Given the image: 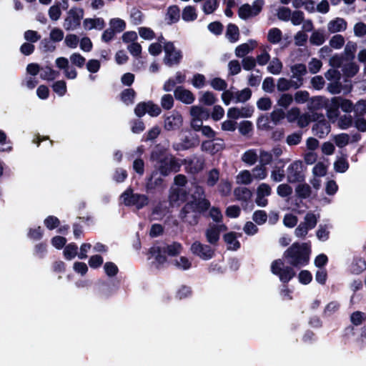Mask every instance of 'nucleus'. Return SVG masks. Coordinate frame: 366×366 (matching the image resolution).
<instances>
[{"mask_svg":"<svg viewBox=\"0 0 366 366\" xmlns=\"http://www.w3.org/2000/svg\"><path fill=\"white\" fill-rule=\"evenodd\" d=\"M332 104L333 107H340L341 109L346 113H350L352 111H355V105L353 104L352 102L347 99L342 97H334L332 99Z\"/></svg>","mask_w":366,"mask_h":366,"instance_id":"nucleus-17","label":"nucleus"},{"mask_svg":"<svg viewBox=\"0 0 366 366\" xmlns=\"http://www.w3.org/2000/svg\"><path fill=\"white\" fill-rule=\"evenodd\" d=\"M192 252L204 260L212 259L214 256V249L209 245L195 241L191 246Z\"/></svg>","mask_w":366,"mask_h":366,"instance_id":"nucleus-10","label":"nucleus"},{"mask_svg":"<svg viewBox=\"0 0 366 366\" xmlns=\"http://www.w3.org/2000/svg\"><path fill=\"white\" fill-rule=\"evenodd\" d=\"M150 159L154 162V174H159L162 177L177 173L182 167L181 159L161 147H156L152 150Z\"/></svg>","mask_w":366,"mask_h":366,"instance_id":"nucleus-1","label":"nucleus"},{"mask_svg":"<svg viewBox=\"0 0 366 366\" xmlns=\"http://www.w3.org/2000/svg\"><path fill=\"white\" fill-rule=\"evenodd\" d=\"M365 320L366 314L362 312L355 311L350 315V321L355 326L362 325Z\"/></svg>","mask_w":366,"mask_h":366,"instance_id":"nucleus-43","label":"nucleus"},{"mask_svg":"<svg viewBox=\"0 0 366 366\" xmlns=\"http://www.w3.org/2000/svg\"><path fill=\"white\" fill-rule=\"evenodd\" d=\"M104 269L107 275L111 277L116 276L119 272L117 266L112 262H106Z\"/></svg>","mask_w":366,"mask_h":366,"instance_id":"nucleus-63","label":"nucleus"},{"mask_svg":"<svg viewBox=\"0 0 366 366\" xmlns=\"http://www.w3.org/2000/svg\"><path fill=\"white\" fill-rule=\"evenodd\" d=\"M242 159L245 163L252 165L257 162V155L254 150H248L243 154Z\"/></svg>","mask_w":366,"mask_h":366,"instance_id":"nucleus-58","label":"nucleus"},{"mask_svg":"<svg viewBox=\"0 0 366 366\" xmlns=\"http://www.w3.org/2000/svg\"><path fill=\"white\" fill-rule=\"evenodd\" d=\"M355 112L357 117H362L366 114V99H360L357 102Z\"/></svg>","mask_w":366,"mask_h":366,"instance_id":"nucleus-64","label":"nucleus"},{"mask_svg":"<svg viewBox=\"0 0 366 366\" xmlns=\"http://www.w3.org/2000/svg\"><path fill=\"white\" fill-rule=\"evenodd\" d=\"M157 174L152 171L151 174L146 178L145 190L147 193L154 194L157 190L162 187L164 179L162 177H157Z\"/></svg>","mask_w":366,"mask_h":366,"instance_id":"nucleus-13","label":"nucleus"},{"mask_svg":"<svg viewBox=\"0 0 366 366\" xmlns=\"http://www.w3.org/2000/svg\"><path fill=\"white\" fill-rule=\"evenodd\" d=\"M182 165H185L186 170L192 174H197L201 172L204 167V159L197 155L181 159Z\"/></svg>","mask_w":366,"mask_h":366,"instance_id":"nucleus-11","label":"nucleus"},{"mask_svg":"<svg viewBox=\"0 0 366 366\" xmlns=\"http://www.w3.org/2000/svg\"><path fill=\"white\" fill-rule=\"evenodd\" d=\"M84 11L79 9L77 11L75 9H71L69 11V16L66 18L64 27L66 30L75 29L80 26L81 19L83 17Z\"/></svg>","mask_w":366,"mask_h":366,"instance_id":"nucleus-12","label":"nucleus"},{"mask_svg":"<svg viewBox=\"0 0 366 366\" xmlns=\"http://www.w3.org/2000/svg\"><path fill=\"white\" fill-rule=\"evenodd\" d=\"M211 207L209 200L206 198L192 199L181 209L179 217L191 226L198 224L201 215L207 212Z\"/></svg>","mask_w":366,"mask_h":366,"instance_id":"nucleus-2","label":"nucleus"},{"mask_svg":"<svg viewBox=\"0 0 366 366\" xmlns=\"http://www.w3.org/2000/svg\"><path fill=\"white\" fill-rule=\"evenodd\" d=\"M252 219L257 224L262 225L267 222V214L264 210H257L253 213Z\"/></svg>","mask_w":366,"mask_h":366,"instance_id":"nucleus-55","label":"nucleus"},{"mask_svg":"<svg viewBox=\"0 0 366 366\" xmlns=\"http://www.w3.org/2000/svg\"><path fill=\"white\" fill-rule=\"evenodd\" d=\"M349 168V163L344 157H340L334 163V169L335 172L339 173L345 172Z\"/></svg>","mask_w":366,"mask_h":366,"instance_id":"nucleus-44","label":"nucleus"},{"mask_svg":"<svg viewBox=\"0 0 366 366\" xmlns=\"http://www.w3.org/2000/svg\"><path fill=\"white\" fill-rule=\"evenodd\" d=\"M59 74V71L54 70L51 66H46L41 68L40 77L44 80L52 81Z\"/></svg>","mask_w":366,"mask_h":366,"instance_id":"nucleus-32","label":"nucleus"},{"mask_svg":"<svg viewBox=\"0 0 366 366\" xmlns=\"http://www.w3.org/2000/svg\"><path fill=\"white\" fill-rule=\"evenodd\" d=\"M218 6V0H206L203 5V11L206 14H212Z\"/></svg>","mask_w":366,"mask_h":366,"instance_id":"nucleus-49","label":"nucleus"},{"mask_svg":"<svg viewBox=\"0 0 366 366\" xmlns=\"http://www.w3.org/2000/svg\"><path fill=\"white\" fill-rule=\"evenodd\" d=\"M257 127L258 129L269 131L272 129L269 125V118L266 115H261L257 121Z\"/></svg>","mask_w":366,"mask_h":366,"instance_id":"nucleus-51","label":"nucleus"},{"mask_svg":"<svg viewBox=\"0 0 366 366\" xmlns=\"http://www.w3.org/2000/svg\"><path fill=\"white\" fill-rule=\"evenodd\" d=\"M220 232L221 227H218L217 224H213L206 230L205 235L207 242L213 245L217 244L220 237Z\"/></svg>","mask_w":366,"mask_h":366,"instance_id":"nucleus-18","label":"nucleus"},{"mask_svg":"<svg viewBox=\"0 0 366 366\" xmlns=\"http://www.w3.org/2000/svg\"><path fill=\"white\" fill-rule=\"evenodd\" d=\"M70 61L73 65L79 68H82L86 63V59L79 53H73L70 56Z\"/></svg>","mask_w":366,"mask_h":366,"instance_id":"nucleus-56","label":"nucleus"},{"mask_svg":"<svg viewBox=\"0 0 366 366\" xmlns=\"http://www.w3.org/2000/svg\"><path fill=\"white\" fill-rule=\"evenodd\" d=\"M282 31L278 28L270 29L267 34V40L273 44L279 43L282 39Z\"/></svg>","mask_w":366,"mask_h":366,"instance_id":"nucleus-35","label":"nucleus"},{"mask_svg":"<svg viewBox=\"0 0 366 366\" xmlns=\"http://www.w3.org/2000/svg\"><path fill=\"white\" fill-rule=\"evenodd\" d=\"M171 264H174L177 268L187 270L192 267L191 262L186 257H180L179 259H174L171 262Z\"/></svg>","mask_w":366,"mask_h":366,"instance_id":"nucleus-40","label":"nucleus"},{"mask_svg":"<svg viewBox=\"0 0 366 366\" xmlns=\"http://www.w3.org/2000/svg\"><path fill=\"white\" fill-rule=\"evenodd\" d=\"M47 252V244L41 242L36 244L34 248V255L39 259H43Z\"/></svg>","mask_w":366,"mask_h":366,"instance_id":"nucleus-45","label":"nucleus"},{"mask_svg":"<svg viewBox=\"0 0 366 366\" xmlns=\"http://www.w3.org/2000/svg\"><path fill=\"white\" fill-rule=\"evenodd\" d=\"M224 241L229 245L228 249L237 250L240 248L241 244L237 239V234L234 232H229L223 235Z\"/></svg>","mask_w":366,"mask_h":366,"instance_id":"nucleus-24","label":"nucleus"},{"mask_svg":"<svg viewBox=\"0 0 366 366\" xmlns=\"http://www.w3.org/2000/svg\"><path fill=\"white\" fill-rule=\"evenodd\" d=\"M226 36L231 42L237 41L239 36V31L238 26L234 24H228L226 31Z\"/></svg>","mask_w":366,"mask_h":366,"instance_id":"nucleus-31","label":"nucleus"},{"mask_svg":"<svg viewBox=\"0 0 366 366\" xmlns=\"http://www.w3.org/2000/svg\"><path fill=\"white\" fill-rule=\"evenodd\" d=\"M349 141L350 137L346 133H342L335 137V144L340 148H342L347 145L349 144Z\"/></svg>","mask_w":366,"mask_h":366,"instance_id":"nucleus-60","label":"nucleus"},{"mask_svg":"<svg viewBox=\"0 0 366 366\" xmlns=\"http://www.w3.org/2000/svg\"><path fill=\"white\" fill-rule=\"evenodd\" d=\"M44 226L49 230H54L60 226V220L54 215H49L44 220Z\"/></svg>","mask_w":366,"mask_h":366,"instance_id":"nucleus-38","label":"nucleus"},{"mask_svg":"<svg viewBox=\"0 0 366 366\" xmlns=\"http://www.w3.org/2000/svg\"><path fill=\"white\" fill-rule=\"evenodd\" d=\"M238 15L242 19H247L252 14V9L249 4L242 5L238 9Z\"/></svg>","mask_w":366,"mask_h":366,"instance_id":"nucleus-48","label":"nucleus"},{"mask_svg":"<svg viewBox=\"0 0 366 366\" xmlns=\"http://www.w3.org/2000/svg\"><path fill=\"white\" fill-rule=\"evenodd\" d=\"M287 178L290 183L302 182L305 181L303 164L301 161H295L288 167Z\"/></svg>","mask_w":366,"mask_h":366,"instance_id":"nucleus-9","label":"nucleus"},{"mask_svg":"<svg viewBox=\"0 0 366 366\" xmlns=\"http://www.w3.org/2000/svg\"><path fill=\"white\" fill-rule=\"evenodd\" d=\"M270 270L274 275L279 277L280 281L282 283L283 287L280 291L281 295L284 299L292 300V292L287 284L296 276L295 269L291 267H285L283 259H277L271 263Z\"/></svg>","mask_w":366,"mask_h":366,"instance_id":"nucleus-4","label":"nucleus"},{"mask_svg":"<svg viewBox=\"0 0 366 366\" xmlns=\"http://www.w3.org/2000/svg\"><path fill=\"white\" fill-rule=\"evenodd\" d=\"M52 89L59 96H64L67 91L66 81L64 80L55 81L52 85Z\"/></svg>","mask_w":366,"mask_h":366,"instance_id":"nucleus-46","label":"nucleus"},{"mask_svg":"<svg viewBox=\"0 0 366 366\" xmlns=\"http://www.w3.org/2000/svg\"><path fill=\"white\" fill-rule=\"evenodd\" d=\"M237 199L248 202L252 197V192L247 187H237L234 190Z\"/></svg>","mask_w":366,"mask_h":366,"instance_id":"nucleus-29","label":"nucleus"},{"mask_svg":"<svg viewBox=\"0 0 366 366\" xmlns=\"http://www.w3.org/2000/svg\"><path fill=\"white\" fill-rule=\"evenodd\" d=\"M183 249L181 243L173 242L172 244H164V246L153 245L148 250V254L154 259L155 267L160 269L167 262V256L177 257Z\"/></svg>","mask_w":366,"mask_h":366,"instance_id":"nucleus-5","label":"nucleus"},{"mask_svg":"<svg viewBox=\"0 0 366 366\" xmlns=\"http://www.w3.org/2000/svg\"><path fill=\"white\" fill-rule=\"evenodd\" d=\"M187 197V191L180 187L172 188L169 194V200L171 203H176L178 201L184 202Z\"/></svg>","mask_w":366,"mask_h":366,"instance_id":"nucleus-19","label":"nucleus"},{"mask_svg":"<svg viewBox=\"0 0 366 366\" xmlns=\"http://www.w3.org/2000/svg\"><path fill=\"white\" fill-rule=\"evenodd\" d=\"M219 179V171L217 169H212L208 173L207 184L209 187H214Z\"/></svg>","mask_w":366,"mask_h":366,"instance_id":"nucleus-50","label":"nucleus"},{"mask_svg":"<svg viewBox=\"0 0 366 366\" xmlns=\"http://www.w3.org/2000/svg\"><path fill=\"white\" fill-rule=\"evenodd\" d=\"M253 129L252 122L248 120L242 121L239 125V132L243 136H247Z\"/></svg>","mask_w":366,"mask_h":366,"instance_id":"nucleus-53","label":"nucleus"},{"mask_svg":"<svg viewBox=\"0 0 366 366\" xmlns=\"http://www.w3.org/2000/svg\"><path fill=\"white\" fill-rule=\"evenodd\" d=\"M271 192V187L266 183L260 184L257 189V195L258 196V199H263V197L269 196Z\"/></svg>","mask_w":366,"mask_h":366,"instance_id":"nucleus-54","label":"nucleus"},{"mask_svg":"<svg viewBox=\"0 0 366 366\" xmlns=\"http://www.w3.org/2000/svg\"><path fill=\"white\" fill-rule=\"evenodd\" d=\"M78 247L72 242L66 245L64 249V256L66 259L71 260L77 255Z\"/></svg>","mask_w":366,"mask_h":366,"instance_id":"nucleus-34","label":"nucleus"},{"mask_svg":"<svg viewBox=\"0 0 366 366\" xmlns=\"http://www.w3.org/2000/svg\"><path fill=\"white\" fill-rule=\"evenodd\" d=\"M366 269V261L360 257H355L350 266L352 274H360Z\"/></svg>","mask_w":366,"mask_h":366,"instance_id":"nucleus-20","label":"nucleus"},{"mask_svg":"<svg viewBox=\"0 0 366 366\" xmlns=\"http://www.w3.org/2000/svg\"><path fill=\"white\" fill-rule=\"evenodd\" d=\"M278 163L281 164L280 167L276 166V169L272 172V177L275 182H282L285 178V171H284V162L280 159Z\"/></svg>","mask_w":366,"mask_h":366,"instance_id":"nucleus-42","label":"nucleus"},{"mask_svg":"<svg viewBox=\"0 0 366 366\" xmlns=\"http://www.w3.org/2000/svg\"><path fill=\"white\" fill-rule=\"evenodd\" d=\"M217 142H213L212 140L204 141L202 144V150L209 152L212 154L222 152L225 148V144L222 139H217Z\"/></svg>","mask_w":366,"mask_h":366,"instance_id":"nucleus-16","label":"nucleus"},{"mask_svg":"<svg viewBox=\"0 0 366 366\" xmlns=\"http://www.w3.org/2000/svg\"><path fill=\"white\" fill-rule=\"evenodd\" d=\"M167 16L169 19V21L167 22L169 24L177 22L180 17L179 8L176 5L170 6L167 9Z\"/></svg>","mask_w":366,"mask_h":366,"instance_id":"nucleus-27","label":"nucleus"},{"mask_svg":"<svg viewBox=\"0 0 366 366\" xmlns=\"http://www.w3.org/2000/svg\"><path fill=\"white\" fill-rule=\"evenodd\" d=\"M210 85L214 89L217 91H224L227 87L226 81L219 77L212 79Z\"/></svg>","mask_w":366,"mask_h":366,"instance_id":"nucleus-52","label":"nucleus"},{"mask_svg":"<svg viewBox=\"0 0 366 366\" xmlns=\"http://www.w3.org/2000/svg\"><path fill=\"white\" fill-rule=\"evenodd\" d=\"M310 41L313 45L320 46L325 42V38L323 33L315 31L312 34Z\"/></svg>","mask_w":366,"mask_h":366,"instance_id":"nucleus-57","label":"nucleus"},{"mask_svg":"<svg viewBox=\"0 0 366 366\" xmlns=\"http://www.w3.org/2000/svg\"><path fill=\"white\" fill-rule=\"evenodd\" d=\"M290 70L292 73V78H296L299 84H302L303 78L302 76L307 74V67L304 64H295L290 67Z\"/></svg>","mask_w":366,"mask_h":366,"instance_id":"nucleus-23","label":"nucleus"},{"mask_svg":"<svg viewBox=\"0 0 366 366\" xmlns=\"http://www.w3.org/2000/svg\"><path fill=\"white\" fill-rule=\"evenodd\" d=\"M330 128L331 127L328 122H322V123H315L312 126V132L315 135H317L320 138H322L330 132Z\"/></svg>","mask_w":366,"mask_h":366,"instance_id":"nucleus-22","label":"nucleus"},{"mask_svg":"<svg viewBox=\"0 0 366 366\" xmlns=\"http://www.w3.org/2000/svg\"><path fill=\"white\" fill-rule=\"evenodd\" d=\"M110 28L117 34L121 33L126 29V22L119 18H113L109 21Z\"/></svg>","mask_w":366,"mask_h":366,"instance_id":"nucleus-33","label":"nucleus"},{"mask_svg":"<svg viewBox=\"0 0 366 366\" xmlns=\"http://www.w3.org/2000/svg\"><path fill=\"white\" fill-rule=\"evenodd\" d=\"M310 230L314 229L317 224V217L312 212H308L302 222Z\"/></svg>","mask_w":366,"mask_h":366,"instance_id":"nucleus-36","label":"nucleus"},{"mask_svg":"<svg viewBox=\"0 0 366 366\" xmlns=\"http://www.w3.org/2000/svg\"><path fill=\"white\" fill-rule=\"evenodd\" d=\"M252 97V91L249 88H245L237 92V102H245Z\"/></svg>","mask_w":366,"mask_h":366,"instance_id":"nucleus-62","label":"nucleus"},{"mask_svg":"<svg viewBox=\"0 0 366 366\" xmlns=\"http://www.w3.org/2000/svg\"><path fill=\"white\" fill-rule=\"evenodd\" d=\"M197 142L188 137H185L182 141L174 145V149L177 151H184L197 146Z\"/></svg>","mask_w":366,"mask_h":366,"instance_id":"nucleus-26","label":"nucleus"},{"mask_svg":"<svg viewBox=\"0 0 366 366\" xmlns=\"http://www.w3.org/2000/svg\"><path fill=\"white\" fill-rule=\"evenodd\" d=\"M56 66L64 70L65 76L69 79H74L77 76V71L74 68L70 69L69 60L66 57H58L56 59Z\"/></svg>","mask_w":366,"mask_h":366,"instance_id":"nucleus-15","label":"nucleus"},{"mask_svg":"<svg viewBox=\"0 0 366 366\" xmlns=\"http://www.w3.org/2000/svg\"><path fill=\"white\" fill-rule=\"evenodd\" d=\"M345 44V39L340 34L333 36L330 40V45L331 47L339 49L343 46Z\"/></svg>","mask_w":366,"mask_h":366,"instance_id":"nucleus-61","label":"nucleus"},{"mask_svg":"<svg viewBox=\"0 0 366 366\" xmlns=\"http://www.w3.org/2000/svg\"><path fill=\"white\" fill-rule=\"evenodd\" d=\"M310 247L307 243L294 242L283 253V259L294 269L301 268L310 262Z\"/></svg>","mask_w":366,"mask_h":366,"instance_id":"nucleus-3","label":"nucleus"},{"mask_svg":"<svg viewBox=\"0 0 366 366\" xmlns=\"http://www.w3.org/2000/svg\"><path fill=\"white\" fill-rule=\"evenodd\" d=\"M302 132H294L287 137L286 142L290 146H295L299 144L302 141Z\"/></svg>","mask_w":366,"mask_h":366,"instance_id":"nucleus-59","label":"nucleus"},{"mask_svg":"<svg viewBox=\"0 0 366 366\" xmlns=\"http://www.w3.org/2000/svg\"><path fill=\"white\" fill-rule=\"evenodd\" d=\"M136 92L132 89H124L120 94L121 100L127 105L132 104L134 102Z\"/></svg>","mask_w":366,"mask_h":366,"instance_id":"nucleus-28","label":"nucleus"},{"mask_svg":"<svg viewBox=\"0 0 366 366\" xmlns=\"http://www.w3.org/2000/svg\"><path fill=\"white\" fill-rule=\"evenodd\" d=\"M282 69V63L278 58H274L267 66V71L272 74H279Z\"/></svg>","mask_w":366,"mask_h":366,"instance_id":"nucleus-41","label":"nucleus"},{"mask_svg":"<svg viewBox=\"0 0 366 366\" xmlns=\"http://www.w3.org/2000/svg\"><path fill=\"white\" fill-rule=\"evenodd\" d=\"M123 198L124 204L127 207H134L139 210L147 206L149 203L148 196L143 194L134 193L133 189L128 187L121 196Z\"/></svg>","mask_w":366,"mask_h":366,"instance_id":"nucleus-6","label":"nucleus"},{"mask_svg":"<svg viewBox=\"0 0 366 366\" xmlns=\"http://www.w3.org/2000/svg\"><path fill=\"white\" fill-rule=\"evenodd\" d=\"M342 71L346 76L353 77L357 74L359 71V66L355 63L350 62L344 66Z\"/></svg>","mask_w":366,"mask_h":366,"instance_id":"nucleus-47","label":"nucleus"},{"mask_svg":"<svg viewBox=\"0 0 366 366\" xmlns=\"http://www.w3.org/2000/svg\"><path fill=\"white\" fill-rule=\"evenodd\" d=\"M327 27L331 33L345 31L347 29V21L344 19L336 18L328 23Z\"/></svg>","mask_w":366,"mask_h":366,"instance_id":"nucleus-21","label":"nucleus"},{"mask_svg":"<svg viewBox=\"0 0 366 366\" xmlns=\"http://www.w3.org/2000/svg\"><path fill=\"white\" fill-rule=\"evenodd\" d=\"M301 84H298L297 81L289 80L285 78H280L277 81V87L280 92H285L293 87L298 89L300 87Z\"/></svg>","mask_w":366,"mask_h":366,"instance_id":"nucleus-25","label":"nucleus"},{"mask_svg":"<svg viewBox=\"0 0 366 366\" xmlns=\"http://www.w3.org/2000/svg\"><path fill=\"white\" fill-rule=\"evenodd\" d=\"M165 56L164 61L169 66L177 65L182 59V53L180 50H176L174 43L172 41L164 42Z\"/></svg>","mask_w":366,"mask_h":366,"instance_id":"nucleus-7","label":"nucleus"},{"mask_svg":"<svg viewBox=\"0 0 366 366\" xmlns=\"http://www.w3.org/2000/svg\"><path fill=\"white\" fill-rule=\"evenodd\" d=\"M295 192L299 198L307 199L311 195L312 189L310 186L306 183L300 184L297 186Z\"/></svg>","mask_w":366,"mask_h":366,"instance_id":"nucleus-30","label":"nucleus"},{"mask_svg":"<svg viewBox=\"0 0 366 366\" xmlns=\"http://www.w3.org/2000/svg\"><path fill=\"white\" fill-rule=\"evenodd\" d=\"M27 237L30 239L38 241L44 237V230L41 226L35 228H29L27 232Z\"/></svg>","mask_w":366,"mask_h":366,"instance_id":"nucleus-39","label":"nucleus"},{"mask_svg":"<svg viewBox=\"0 0 366 366\" xmlns=\"http://www.w3.org/2000/svg\"><path fill=\"white\" fill-rule=\"evenodd\" d=\"M164 128L168 132L179 130L183 124V117L177 110L164 114Z\"/></svg>","mask_w":366,"mask_h":366,"instance_id":"nucleus-8","label":"nucleus"},{"mask_svg":"<svg viewBox=\"0 0 366 366\" xmlns=\"http://www.w3.org/2000/svg\"><path fill=\"white\" fill-rule=\"evenodd\" d=\"M174 94L176 99L186 104H191L195 99L193 93L182 86L176 87Z\"/></svg>","mask_w":366,"mask_h":366,"instance_id":"nucleus-14","label":"nucleus"},{"mask_svg":"<svg viewBox=\"0 0 366 366\" xmlns=\"http://www.w3.org/2000/svg\"><path fill=\"white\" fill-rule=\"evenodd\" d=\"M197 18L196 9L191 6H186L182 11V19L185 21H194Z\"/></svg>","mask_w":366,"mask_h":366,"instance_id":"nucleus-37","label":"nucleus"}]
</instances>
